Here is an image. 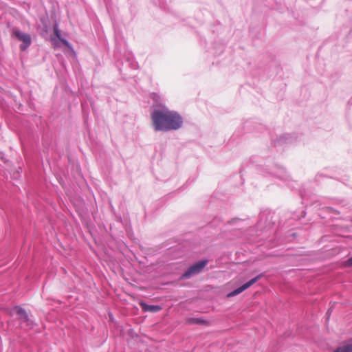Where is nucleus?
Instances as JSON below:
<instances>
[{
  "mask_svg": "<svg viewBox=\"0 0 352 352\" xmlns=\"http://www.w3.org/2000/svg\"><path fill=\"white\" fill-rule=\"evenodd\" d=\"M126 61L129 63V65H131L133 68H135L136 66L135 63L133 62V58L132 55H129L126 58Z\"/></svg>",
  "mask_w": 352,
  "mask_h": 352,
  "instance_id": "13",
  "label": "nucleus"
},
{
  "mask_svg": "<svg viewBox=\"0 0 352 352\" xmlns=\"http://www.w3.org/2000/svg\"><path fill=\"white\" fill-rule=\"evenodd\" d=\"M302 213H303L304 214H303L302 217H304V216H305V211H302Z\"/></svg>",
  "mask_w": 352,
  "mask_h": 352,
  "instance_id": "17",
  "label": "nucleus"
},
{
  "mask_svg": "<svg viewBox=\"0 0 352 352\" xmlns=\"http://www.w3.org/2000/svg\"><path fill=\"white\" fill-rule=\"evenodd\" d=\"M188 323L190 324H202L205 323V320L200 318H191L188 319Z\"/></svg>",
  "mask_w": 352,
  "mask_h": 352,
  "instance_id": "12",
  "label": "nucleus"
},
{
  "mask_svg": "<svg viewBox=\"0 0 352 352\" xmlns=\"http://www.w3.org/2000/svg\"><path fill=\"white\" fill-rule=\"evenodd\" d=\"M345 264L346 266L348 267H351L352 266V256L349 258L346 262H345Z\"/></svg>",
  "mask_w": 352,
  "mask_h": 352,
  "instance_id": "14",
  "label": "nucleus"
},
{
  "mask_svg": "<svg viewBox=\"0 0 352 352\" xmlns=\"http://www.w3.org/2000/svg\"><path fill=\"white\" fill-rule=\"evenodd\" d=\"M297 141V136L295 134H284L280 135L277 139L274 140L275 146L289 144Z\"/></svg>",
  "mask_w": 352,
  "mask_h": 352,
  "instance_id": "7",
  "label": "nucleus"
},
{
  "mask_svg": "<svg viewBox=\"0 0 352 352\" xmlns=\"http://www.w3.org/2000/svg\"><path fill=\"white\" fill-rule=\"evenodd\" d=\"M273 214L270 211H263L259 215V221L257 223L258 229H270L274 224L272 221Z\"/></svg>",
  "mask_w": 352,
  "mask_h": 352,
  "instance_id": "4",
  "label": "nucleus"
},
{
  "mask_svg": "<svg viewBox=\"0 0 352 352\" xmlns=\"http://www.w3.org/2000/svg\"><path fill=\"white\" fill-rule=\"evenodd\" d=\"M151 119L155 131H177L182 127L184 123L182 116L177 111L170 110L164 104L153 106Z\"/></svg>",
  "mask_w": 352,
  "mask_h": 352,
  "instance_id": "1",
  "label": "nucleus"
},
{
  "mask_svg": "<svg viewBox=\"0 0 352 352\" xmlns=\"http://www.w3.org/2000/svg\"><path fill=\"white\" fill-rule=\"evenodd\" d=\"M333 352H352V340L338 346Z\"/></svg>",
  "mask_w": 352,
  "mask_h": 352,
  "instance_id": "11",
  "label": "nucleus"
},
{
  "mask_svg": "<svg viewBox=\"0 0 352 352\" xmlns=\"http://www.w3.org/2000/svg\"><path fill=\"white\" fill-rule=\"evenodd\" d=\"M53 29H54V36H56V38H54V37H52L51 38V40H52V42L53 45L55 47H58L59 46L58 41H57V39H58L65 46L69 47L70 45H69V42L67 40L63 38L60 36V31L58 29V26L57 24L54 25V28Z\"/></svg>",
  "mask_w": 352,
  "mask_h": 352,
  "instance_id": "9",
  "label": "nucleus"
},
{
  "mask_svg": "<svg viewBox=\"0 0 352 352\" xmlns=\"http://www.w3.org/2000/svg\"><path fill=\"white\" fill-rule=\"evenodd\" d=\"M140 305L144 311H149L151 313L158 312L162 309L159 305H148L144 302H141Z\"/></svg>",
  "mask_w": 352,
  "mask_h": 352,
  "instance_id": "10",
  "label": "nucleus"
},
{
  "mask_svg": "<svg viewBox=\"0 0 352 352\" xmlns=\"http://www.w3.org/2000/svg\"><path fill=\"white\" fill-rule=\"evenodd\" d=\"M14 310L18 315V319L21 322H25L28 327H32V322L30 320L28 314L24 309L19 306H16L14 307Z\"/></svg>",
  "mask_w": 352,
  "mask_h": 352,
  "instance_id": "8",
  "label": "nucleus"
},
{
  "mask_svg": "<svg viewBox=\"0 0 352 352\" xmlns=\"http://www.w3.org/2000/svg\"><path fill=\"white\" fill-rule=\"evenodd\" d=\"M327 314L328 315V317H329V315H330V310H328V311H327Z\"/></svg>",
  "mask_w": 352,
  "mask_h": 352,
  "instance_id": "16",
  "label": "nucleus"
},
{
  "mask_svg": "<svg viewBox=\"0 0 352 352\" xmlns=\"http://www.w3.org/2000/svg\"><path fill=\"white\" fill-rule=\"evenodd\" d=\"M11 36L22 42L20 45L21 51L26 50L32 43V38L29 34L21 32L19 28H14L11 30Z\"/></svg>",
  "mask_w": 352,
  "mask_h": 352,
  "instance_id": "2",
  "label": "nucleus"
},
{
  "mask_svg": "<svg viewBox=\"0 0 352 352\" xmlns=\"http://www.w3.org/2000/svg\"><path fill=\"white\" fill-rule=\"evenodd\" d=\"M263 276V274L261 273V274H258L256 277L250 280L248 282L244 283L241 286L236 288L235 289H234L233 291L230 292L228 296H236V295L241 294V292H243V291H245V289L249 288L250 286H252L253 284H254L256 282H257Z\"/></svg>",
  "mask_w": 352,
  "mask_h": 352,
  "instance_id": "6",
  "label": "nucleus"
},
{
  "mask_svg": "<svg viewBox=\"0 0 352 352\" xmlns=\"http://www.w3.org/2000/svg\"><path fill=\"white\" fill-rule=\"evenodd\" d=\"M264 175H272L284 182H287L289 179V175L287 174L286 170L279 165L274 166L270 171L265 173Z\"/></svg>",
  "mask_w": 352,
  "mask_h": 352,
  "instance_id": "5",
  "label": "nucleus"
},
{
  "mask_svg": "<svg viewBox=\"0 0 352 352\" xmlns=\"http://www.w3.org/2000/svg\"><path fill=\"white\" fill-rule=\"evenodd\" d=\"M208 261L207 259H202L190 266L184 273L181 276V279L186 280L189 279L195 275H197L202 272L204 268L208 264Z\"/></svg>",
  "mask_w": 352,
  "mask_h": 352,
  "instance_id": "3",
  "label": "nucleus"
},
{
  "mask_svg": "<svg viewBox=\"0 0 352 352\" xmlns=\"http://www.w3.org/2000/svg\"><path fill=\"white\" fill-rule=\"evenodd\" d=\"M153 99L155 102H157L159 100V99H160V96L158 94H153Z\"/></svg>",
  "mask_w": 352,
  "mask_h": 352,
  "instance_id": "15",
  "label": "nucleus"
}]
</instances>
